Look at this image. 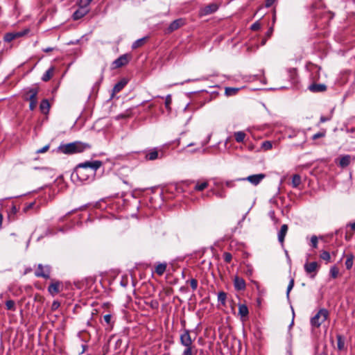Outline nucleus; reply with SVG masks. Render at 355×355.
<instances>
[{
	"instance_id": "f257e3e1",
	"label": "nucleus",
	"mask_w": 355,
	"mask_h": 355,
	"mask_svg": "<svg viewBox=\"0 0 355 355\" xmlns=\"http://www.w3.org/2000/svg\"><path fill=\"white\" fill-rule=\"evenodd\" d=\"M102 166L100 160L87 161L79 164L74 170L78 178L80 181H86L92 179L96 171Z\"/></svg>"
},
{
	"instance_id": "f03ea898",
	"label": "nucleus",
	"mask_w": 355,
	"mask_h": 355,
	"mask_svg": "<svg viewBox=\"0 0 355 355\" xmlns=\"http://www.w3.org/2000/svg\"><path fill=\"white\" fill-rule=\"evenodd\" d=\"M180 344L184 347L182 355H195L196 350L188 329H184L180 336Z\"/></svg>"
},
{
	"instance_id": "7ed1b4c3",
	"label": "nucleus",
	"mask_w": 355,
	"mask_h": 355,
	"mask_svg": "<svg viewBox=\"0 0 355 355\" xmlns=\"http://www.w3.org/2000/svg\"><path fill=\"white\" fill-rule=\"evenodd\" d=\"M86 146H87V145L81 142H72L60 145L58 149L62 153L69 155L83 152Z\"/></svg>"
},
{
	"instance_id": "20e7f679",
	"label": "nucleus",
	"mask_w": 355,
	"mask_h": 355,
	"mask_svg": "<svg viewBox=\"0 0 355 355\" xmlns=\"http://www.w3.org/2000/svg\"><path fill=\"white\" fill-rule=\"evenodd\" d=\"M329 312L326 309H320L317 313L310 320V324L313 329L319 328L321 324L329 318Z\"/></svg>"
},
{
	"instance_id": "39448f33",
	"label": "nucleus",
	"mask_w": 355,
	"mask_h": 355,
	"mask_svg": "<svg viewBox=\"0 0 355 355\" xmlns=\"http://www.w3.org/2000/svg\"><path fill=\"white\" fill-rule=\"evenodd\" d=\"M39 92L37 87H28L24 89V98L29 102H37V95Z\"/></svg>"
},
{
	"instance_id": "423d86ee",
	"label": "nucleus",
	"mask_w": 355,
	"mask_h": 355,
	"mask_svg": "<svg viewBox=\"0 0 355 355\" xmlns=\"http://www.w3.org/2000/svg\"><path fill=\"white\" fill-rule=\"evenodd\" d=\"M51 267L49 265L43 266L40 263L35 272V275L37 277H43L44 279L50 278Z\"/></svg>"
},
{
	"instance_id": "0eeeda50",
	"label": "nucleus",
	"mask_w": 355,
	"mask_h": 355,
	"mask_svg": "<svg viewBox=\"0 0 355 355\" xmlns=\"http://www.w3.org/2000/svg\"><path fill=\"white\" fill-rule=\"evenodd\" d=\"M28 33V30H25L24 31L19 32H10L5 34L3 37V40L6 42H10L16 38L24 36L25 34Z\"/></svg>"
},
{
	"instance_id": "6e6552de",
	"label": "nucleus",
	"mask_w": 355,
	"mask_h": 355,
	"mask_svg": "<svg viewBox=\"0 0 355 355\" xmlns=\"http://www.w3.org/2000/svg\"><path fill=\"white\" fill-rule=\"evenodd\" d=\"M129 62V55L123 54L116 59L113 62V68H119L127 64Z\"/></svg>"
},
{
	"instance_id": "1a4fd4ad",
	"label": "nucleus",
	"mask_w": 355,
	"mask_h": 355,
	"mask_svg": "<svg viewBox=\"0 0 355 355\" xmlns=\"http://www.w3.org/2000/svg\"><path fill=\"white\" fill-rule=\"evenodd\" d=\"M185 24V19L183 18H179L173 21L168 27V32L172 33L179 28L183 26Z\"/></svg>"
},
{
	"instance_id": "9d476101",
	"label": "nucleus",
	"mask_w": 355,
	"mask_h": 355,
	"mask_svg": "<svg viewBox=\"0 0 355 355\" xmlns=\"http://www.w3.org/2000/svg\"><path fill=\"white\" fill-rule=\"evenodd\" d=\"M265 177H266L265 174L259 173V174L250 175V176L247 177L246 178H243L241 180H248L253 185H257L261 182V181Z\"/></svg>"
},
{
	"instance_id": "9b49d317",
	"label": "nucleus",
	"mask_w": 355,
	"mask_h": 355,
	"mask_svg": "<svg viewBox=\"0 0 355 355\" xmlns=\"http://www.w3.org/2000/svg\"><path fill=\"white\" fill-rule=\"evenodd\" d=\"M218 6L216 3H211L205 6L201 10L202 15H208L217 11Z\"/></svg>"
},
{
	"instance_id": "f8f14e48",
	"label": "nucleus",
	"mask_w": 355,
	"mask_h": 355,
	"mask_svg": "<svg viewBox=\"0 0 355 355\" xmlns=\"http://www.w3.org/2000/svg\"><path fill=\"white\" fill-rule=\"evenodd\" d=\"M234 286L236 291H243L246 286L245 282L243 278L236 276L234 278Z\"/></svg>"
},
{
	"instance_id": "ddd939ff",
	"label": "nucleus",
	"mask_w": 355,
	"mask_h": 355,
	"mask_svg": "<svg viewBox=\"0 0 355 355\" xmlns=\"http://www.w3.org/2000/svg\"><path fill=\"white\" fill-rule=\"evenodd\" d=\"M304 268L306 273L310 274L314 272L315 274L318 269V264L315 261L306 263Z\"/></svg>"
},
{
	"instance_id": "4468645a",
	"label": "nucleus",
	"mask_w": 355,
	"mask_h": 355,
	"mask_svg": "<svg viewBox=\"0 0 355 355\" xmlns=\"http://www.w3.org/2000/svg\"><path fill=\"white\" fill-rule=\"evenodd\" d=\"M89 8L79 7V8L73 12L72 17L74 20H78L85 16L89 12Z\"/></svg>"
},
{
	"instance_id": "2eb2a0df",
	"label": "nucleus",
	"mask_w": 355,
	"mask_h": 355,
	"mask_svg": "<svg viewBox=\"0 0 355 355\" xmlns=\"http://www.w3.org/2000/svg\"><path fill=\"white\" fill-rule=\"evenodd\" d=\"M309 89L314 93L316 92H322L326 91L327 86L324 84H318V83H313L309 85Z\"/></svg>"
},
{
	"instance_id": "dca6fc26",
	"label": "nucleus",
	"mask_w": 355,
	"mask_h": 355,
	"mask_svg": "<svg viewBox=\"0 0 355 355\" xmlns=\"http://www.w3.org/2000/svg\"><path fill=\"white\" fill-rule=\"evenodd\" d=\"M288 227V225L286 224H284L281 226L280 230L278 232V241L279 242L283 245L284 242L285 236L287 234Z\"/></svg>"
},
{
	"instance_id": "f3484780",
	"label": "nucleus",
	"mask_w": 355,
	"mask_h": 355,
	"mask_svg": "<svg viewBox=\"0 0 355 355\" xmlns=\"http://www.w3.org/2000/svg\"><path fill=\"white\" fill-rule=\"evenodd\" d=\"M352 157L349 155H345L340 158L338 165L341 168H345L348 166L351 162Z\"/></svg>"
},
{
	"instance_id": "a211bd4d",
	"label": "nucleus",
	"mask_w": 355,
	"mask_h": 355,
	"mask_svg": "<svg viewBox=\"0 0 355 355\" xmlns=\"http://www.w3.org/2000/svg\"><path fill=\"white\" fill-rule=\"evenodd\" d=\"M157 158H159V153L157 148H153L146 154V159L148 160L153 161Z\"/></svg>"
},
{
	"instance_id": "6ab92c4d",
	"label": "nucleus",
	"mask_w": 355,
	"mask_h": 355,
	"mask_svg": "<svg viewBox=\"0 0 355 355\" xmlns=\"http://www.w3.org/2000/svg\"><path fill=\"white\" fill-rule=\"evenodd\" d=\"M127 84L125 80L118 82L112 89V95L119 93Z\"/></svg>"
},
{
	"instance_id": "aec40b11",
	"label": "nucleus",
	"mask_w": 355,
	"mask_h": 355,
	"mask_svg": "<svg viewBox=\"0 0 355 355\" xmlns=\"http://www.w3.org/2000/svg\"><path fill=\"white\" fill-rule=\"evenodd\" d=\"M295 136H299L301 138V144H304L306 142V132L304 130H298V131H297L296 132H294L292 135H289L288 137L289 138H293Z\"/></svg>"
},
{
	"instance_id": "412c9836",
	"label": "nucleus",
	"mask_w": 355,
	"mask_h": 355,
	"mask_svg": "<svg viewBox=\"0 0 355 355\" xmlns=\"http://www.w3.org/2000/svg\"><path fill=\"white\" fill-rule=\"evenodd\" d=\"M60 282H55L51 284L48 288V291L51 294H55L59 293Z\"/></svg>"
},
{
	"instance_id": "4be33fe9",
	"label": "nucleus",
	"mask_w": 355,
	"mask_h": 355,
	"mask_svg": "<svg viewBox=\"0 0 355 355\" xmlns=\"http://www.w3.org/2000/svg\"><path fill=\"white\" fill-rule=\"evenodd\" d=\"M54 67H51L42 76V80L44 82L49 80L53 75Z\"/></svg>"
},
{
	"instance_id": "5701e85b",
	"label": "nucleus",
	"mask_w": 355,
	"mask_h": 355,
	"mask_svg": "<svg viewBox=\"0 0 355 355\" xmlns=\"http://www.w3.org/2000/svg\"><path fill=\"white\" fill-rule=\"evenodd\" d=\"M239 313L242 318H245L248 315V308L245 304L239 305Z\"/></svg>"
},
{
	"instance_id": "b1692460",
	"label": "nucleus",
	"mask_w": 355,
	"mask_h": 355,
	"mask_svg": "<svg viewBox=\"0 0 355 355\" xmlns=\"http://www.w3.org/2000/svg\"><path fill=\"white\" fill-rule=\"evenodd\" d=\"M49 107H50V105H49L48 100L44 99L41 101L40 105V109L42 111V112H43V113L48 112Z\"/></svg>"
},
{
	"instance_id": "393cba45",
	"label": "nucleus",
	"mask_w": 355,
	"mask_h": 355,
	"mask_svg": "<svg viewBox=\"0 0 355 355\" xmlns=\"http://www.w3.org/2000/svg\"><path fill=\"white\" fill-rule=\"evenodd\" d=\"M354 263V255L352 254H349L347 255V259L345 261V267L347 270H350Z\"/></svg>"
},
{
	"instance_id": "a878e982",
	"label": "nucleus",
	"mask_w": 355,
	"mask_h": 355,
	"mask_svg": "<svg viewBox=\"0 0 355 355\" xmlns=\"http://www.w3.org/2000/svg\"><path fill=\"white\" fill-rule=\"evenodd\" d=\"M246 134L243 131H238L234 132L235 140L238 143L243 142L245 138Z\"/></svg>"
},
{
	"instance_id": "bb28decb",
	"label": "nucleus",
	"mask_w": 355,
	"mask_h": 355,
	"mask_svg": "<svg viewBox=\"0 0 355 355\" xmlns=\"http://www.w3.org/2000/svg\"><path fill=\"white\" fill-rule=\"evenodd\" d=\"M166 263H159L156 267H155V272L161 276L162 275L164 272L166 271Z\"/></svg>"
},
{
	"instance_id": "cd10ccee",
	"label": "nucleus",
	"mask_w": 355,
	"mask_h": 355,
	"mask_svg": "<svg viewBox=\"0 0 355 355\" xmlns=\"http://www.w3.org/2000/svg\"><path fill=\"white\" fill-rule=\"evenodd\" d=\"M208 187V182L207 181H204L202 182H198L194 187L196 191H201L205 189Z\"/></svg>"
},
{
	"instance_id": "c85d7f7f",
	"label": "nucleus",
	"mask_w": 355,
	"mask_h": 355,
	"mask_svg": "<svg viewBox=\"0 0 355 355\" xmlns=\"http://www.w3.org/2000/svg\"><path fill=\"white\" fill-rule=\"evenodd\" d=\"M301 184V177L298 174H295L292 178V186L297 188Z\"/></svg>"
},
{
	"instance_id": "c756f323",
	"label": "nucleus",
	"mask_w": 355,
	"mask_h": 355,
	"mask_svg": "<svg viewBox=\"0 0 355 355\" xmlns=\"http://www.w3.org/2000/svg\"><path fill=\"white\" fill-rule=\"evenodd\" d=\"M146 39H147V37H144L140 38L139 40H137L136 41H135L133 42L132 45V48L133 49H137V48L141 46L145 43Z\"/></svg>"
},
{
	"instance_id": "7c9ffc66",
	"label": "nucleus",
	"mask_w": 355,
	"mask_h": 355,
	"mask_svg": "<svg viewBox=\"0 0 355 355\" xmlns=\"http://www.w3.org/2000/svg\"><path fill=\"white\" fill-rule=\"evenodd\" d=\"M227 294L224 291L218 293V301L223 305L225 304Z\"/></svg>"
},
{
	"instance_id": "2f4dec72",
	"label": "nucleus",
	"mask_w": 355,
	"mask_h": 355,
	"mask_svg": "<svg viewBox=\"0 0 355 355\" xmlns=\"http://www.w3.org/2000/svg\"><path fill=\"white\" fill-rule=\"evenodd\" d=\"M239 89L236 87H226L225 93L227 96H233L237 93Z\"/></svg>"
},
{
	"instance_id": "473e14b6",
	"label": "nucleus",
	"mask_w": 355,
	"mask_h": 355,
	"mask_svg": "<svg viewBox=\"0 0 355 355\" xmlns=\"http://www.w3.org/2000/svg\"><path fill=\"white\" fill-rule=\"evenodd\" d=\"M6 309L8 310H12V311L15 310V302L12 300H7L6 302Z\"/></svg>"
},
{
	"instance_id": "72a5a7b5",
	"label": "nucleus",
	"mask_w": 355,
	"mask_h": 355,
	"mask_svg": "<svg viewBox=\"0 0 355 355\" xmlns=\"http://www.w3.org/2000/svg\"><path fill=\"white\" fill-rule=\"evenodd\" d=\"M91 1L89 0H78V3L79 7L83 8H88Z\"/></svg>"
},
{
	"instance_id": "f704fd0d",
	"label": "nucleus",
	"mask_w": 355,
	"mask_h": 355,
	"mask_svg": "<svg viewBox=\"0 0 355 355\" xmlns=\"http://www.w3.org/2000/svg\"><path fill=\"white\" fill-rule=\"evenodd\" d=\"M261 148L265 150H270L272 148V142L270 141H265L261 144Z\"/></svg>"
},
{
	"instance_id": "c9c22d12",
	"label": "nucleus",
	"mask_w": 355,
	"mask_h": 355,
	"mask_svg": "<svg viewBox=\"0 0 355 355\" xmlns=\"http://www.w3.org/2000/svg\"><path fill=\"white\" fill-rule=\"evenodd\" d=\"M112 316L111 314H106L103 316L105 322L109 326H112V324H113V322L112 321Z\"/></svg>"
},
{
	"instance_id": "e433bc0d",
	"label": "nucleus",
	"mask_w": 355,
	"mask_h": 355,
	"mask_svg": "<svg viewBox=\"0 0 355 355\" xmlns=\"http://www.w3.org/2000/svg\"><path fill=\"white\" fill-rule=\"evenodd\" d=\"M337 346L339 350H342L344 348L345 343L340 336L337 337Z\"/></svg>"
},
{
	"instance_id": "4c0bfd02",
	"label": "nucleus",
	"mask_w": 355,
	"mask_h": 355,
	"mask_svg": "<svg viewBox=\"0 0 355 355\" xmlns=\"http://www.w3.org/2000/svg\"><path fill=\"white\" fill-rule=\"evenodd\" d=\"M35 202H30L28 204H27L23 209V212L24 213H26L28 212L30 209H34L35 208Z\"/></svg>"
},
{
	"instance_id": "58836bf2",
	"label": "nucleus",
	"mask_w": 355,
	"mask_h": 355,
	"mask_svg": "<svg viewBox=\"0 0 355 355\" xmlns=\"http://www.w3.org/2000/svg\"><path fill=\"white\" fill-rule=\"evenodd\" d=\"M320 258L324 261H329L331 259L330 254L327 251H323L320 254Z\"/></svg>"
},
{
	"instance_id": "ea45409f",
	"label": "nucleus",
	"mask_w": 355,
	"mask_h": 355,
	"mask_svg": "<svg viewBox=\"0 0 355 355\" xmlns=\"http://www.w3.org/2000/svg\"><path fill=\"white\" fill-rule=\"evenodd\" d=\"M172 102L171 96L170 94L167 95L165 98V107L168 110H171V104Z\"/></svg>"
},
{
	"instance_id": "a19ab883",
	"label": "nucleus",
	"mask_w": 355,
	"mask_h": 355,
	"mask_svg": "<svg viewBox=\"0 0 355 355\" xmlns=\"http://www.w3.org/2000/svg\"><path fill=\"white\" fill-rule=\"evenodd\" d=\"M333 112H334V110H332L331 111V114L328 116H321L320 118V123H324V122H327L328 121H330L331 119V118H332Z\"/></svg>"
},
{
	"instance_id": "79ce46f5",
	"label": "nucleus",
	"mask_w": 355,
	"mask_h": 355,
	"mask_svg": "<svg viewBox=\"0 0 355 355\" xmlns=\"http://www.w3.org/2000/svg\"><path fill=\"white\" fill-rule=\"evenodd\" d=\"M318 237L315 235L312 236L311 238V245L313 248H316L318 247Z\"/></svg>"
},
{
	"instance_id": "37998d69",
	"label": "nucleus",
	"mask_w": 355,
	"mask_h": 355,
	"mask_svg": "<svg viewBox=\"0 0 355 355\" xmlns=\"http://www.w3.org/2000/svg\"><path fill=\"white\" fill-rule=\"evenodd\" d=\"M293 286H294V279H291L288 285L287 291H286V295L288 297H289V293H290L291 291L293 289Z\"/></svg>"
},
{
	"instance_id": "c03bdc74",
	"label": "nucleus",
	"mask_w": 355,
	"mask_h": 355,
	"mask_svg": "<svg viewBox=\"0 0 355 355\" xmlns=\"http://www.w3.org/2000/svg\"><path fill=\"white\" fill-rule=\"evenodd\" d=\"M330 273H331V277L333 278L337 277V276L338 275V268L336 266H334V267L331 268Z\"/></svg>"
},
{
	"instance_id": "a18cd8bd",
	"label": "nucleus",
	"mask_w": 355,
	"mask_h": 355,
	"mask_svg": "<svg viewBox=\"0 0 355 355\" xmlns=\"http://www.w3.org/2000/svg\"><path fill=\"white\" fill-rule=\"evenodd\" d=\"M130 112L127 111L126 113L118 114L117 116H116L115 118L116 120H119L121 119L128 118V117H130Z\"/></svg>"
},
{
	"instance_id": "49530a36",
	"label": "nucleus",
	"mask_w": 355,
	"mask_h": 355,
	"mask_svg": "<svg viewBox=\"0 0 355 355\" xmlns=\"http://www.w3.org/2000/svg\"><path fill=\"white\" fill-rule=\"evenodd\" d=\"M224 261L227 263H230L232 261V256L230 252H225L223 254Z\"/></svg>"
},
{
	"instance_id": "de8ad7c7",
	"label": "nucleus",
	"mask_w": 355,
	"mask_h": 355,
	"mask_svg": "<svg viewBox=\"0 0 355 355\" xmlns=\"http://www.w3.org/2000/svg\"><path fill=\"white\" fill-rule=\"evenodd\" d=\"M189 282L192 290L196 291L198 287V281L196 279H191Z\"/></svg>"
},
{
	"instance_id": "09e8293b",
	"label": "nucleus",
	"mask_w": 355,
	"mask_h": 355,
	"mask_svg": "<svg viewBox=\"0 0 355 355\" xmlns=\"http://www.w3.org/2000/svg\"><path fill=\"white\" fill-rule=\"evenodd\" d=\"M325 136V132H319L318 133H315L313 135L312 139L313 140H316L319 138L324 137Z\"/></svg>"
},
{
	"instance_id": "8fccbe9b",
	"label": "nucleus",
	"mask_w": 355,
	"mask_h": 355,
	"mask_svg": "<svg viewBox=\"0 0 355 355\" xmlns=\"http://www.w3.org/2000/svg\"><path fill=\"white\" fill-rule=\"evenodd\" d=\"M261 28V24L259 21H256L251 26V30L252 31H257Z\"/></svg>"
},
{
	"instance_id": "3c124183",
	"label": "nucleus",
	"mask_w": 355,
	"mask_h": 355,
	"mask_svg": "<svg viewBox=\"0 0 355 355\" xmlns=\"http://www.w3.org/2000/svg\"><path fill=\"white\" fill-rule=\"evenodd\" d=\"M49 149V145H46L44 147L37 150V153H44Z\"/></svg>"
},
{
	"instance_id": "603ef678",
	"label": "nucleus",
	"mask_w": 355,
	"mask_h": 355,
	"mask_svg": "<svg viewBox=\"0 0 355 355\" xmlns=\"http://www.w3.org/2000/svg\"><path fill=\"white\" fill-rule=\"evenodd\" d=\"M18 211H19V209L17 208L16 205H12L11 207L10 213L9 216L11 217L12 214H13V215L16 214L18 212Z\"/></svg>"
},
{
	"instance_id": "864d4df0",
	"label": "nucleus",
	"mask_w": 355,
	"mask_h": 355,
	"mask_svg": "<svg viewBox=\"0 0 355 355\" xmlns=\"http://www.w3.org/2000/svg\"><path fill=\"white\" fill-rule=\"evenodd\" d=\"M288 73L291 77V78H294V77L296 76V73H297V71H296V69H290L288 70Z\"/></svg>"
},
{
	"instance_id": "5fc2aeb1",
	"label": "nucleus",
	"mask_w": 355,
	"mask_h": 355,
	"mask_svg": "<svg viewBox=\"0 0 355 355\" xmlns=\"http://www.w3.org/2000/svg\"><path fill=\"white\" fill-rule=\"evenodd\" d=\"M55 234V232L52 229L48 228L45 232L44 236H50L53 235Z\"/></svg>"
},
{
	"instance_id": "6e6d98bb",
	"label": "nucleus",
	"mask_w": 355,
	"mask_h": 355,
	"mask_svg": "<svg viewBox=\"0 0 355 355\" xmlns=\"http://www.w3.org/2000/svg\"><path fill=\"white\" fill-rule=\"evenodd\" d=\"M277 0H266V7H270Z\"/></svg>"
},
{
	"instance_id": "4d7b16f0",
	"label": "nucleus",
	"mask_w": 355,
	"mask_h": 355,
	"mask_svg": "<svg viewBox=\"0 0 355 355\" xmlns=\"http://www.w3.org/2000/svg\"><path fill=\"white\" fill-rule=\"evenodd\" d=\"M60 306V303L57 301H54L51 305L52 310H55Z\"/></svg>"
},
{
	"instance_id": "13d9d810",
	"label": "nucleus",
	"mask_w": 355,
	"mask_h": 355,
	"mask_svg": "<svg viewBox=\"0 0 355 355\" xmlns=\"http://www.w3.org/2000/svg\"><path fill=\"white\" fill-rule=\"evenodd\" d=\"M272 32H273V28L272 27H270L266 32V37L267 38H269L272 34Z\"/></svg>"
},
{
	"instance_id": "bf43d9fd",
	"label": "nucleus",
	"mask_w": 355,
	"mask_h": 355,
	"mask_svg": "<svg viewBox=\"0 0 355 355\" xmlns=\"http://www.w3.org/2000/svg\"><path fill=\"white\" fill-rule=\"evenodd\" d=\"M37 102H30V103H29V109L31 110H34L35 108L37 106Z\"/></svg>"
},
{
	"instance_id": "052dcab7",
	"label": "nucleus",
	"mask_w": 355,
	"mask_h": 355,
	"mask_svg": "<svg viewBox=\"0 0 355 355\" xmlns=\"http://www.w3.org/2000/svg\"><path fill=\"white\" fill-rule=\"evenodd\" d=\"M216 196L220 198H223L225 197V192H223V191L216 193Z\"/></svg>"
},
{
	"instance_id": "680f3d73",
	"label": "nucleus",
	"mask_w": 355,
	"mask_h": 355,
	"mask_svg": "<svg viewBox=\"0 0 355 355\" xmlns=\"http://www.w3.org/2000/svg\"><path fill=\"white\" fill-rule=\"evenodd\" d=\"M268 214L272 220L275 219V211L273 210L270 211Z\"/></svg>"
},
{
	"instance_id": "e2e57ef3",
	"label": "nucleus",
	"mask_w": 355,
	"mask_h": 355,
	"mask_svg": "<svg viewBox=\"0 0 355 355\" xmlns=\"http://www.w3.org/2000/svg\"><path fill=\"white\" fill-rule=\"evenodd\" d=\"M53 50V48H51V47H47V48H45V49H43V51L44 52H46V53H48V52H51Z\"/></svg>"
},
{
	"instance_id": "0e129e2a",
	"label": "nucleus",
	"mask_w": 355,
	"mask_h": 355,
	"mask_svg": "<svg viewBox=\"0 0 355 355\" xmlns=\"http://www.w3.org/2000/svg\"><path fill=\"white\" fill-rule=\"evenodd\" d=\"M348 225H349L352 230H355V222L352 223H349Z\"/></svg>"
},
{
	"instance_id": "69168bd1",
	"label": "nucleus",
	"mask_w": 355,
	"mask_h": 355,
	"mask_svg": "<svg viewBox=\"0 0 355 355\" xmlns=\"http://www.w3.org/2000/svg\"><path fill=\"white\" fill-rule=\"evenodd\" d=\"M3 216L0 214V229L2 227Z\"/></svg>"
},
{
	"instance_id": "338daca9",
	"label": "nucleus",
	"mask_w": 355,
	"mask_h": 355,
	"mask_svg": "<svg viewBox=\"0 0 355 355\" xmlns=\"http://www.w3.org/2000/svg\"><path fill=\"white\" fill-rule=\"evenodd\" d=\"M267 39H268V38H267V37H266V38H264V39H263V40H262V41H261V45H264V44H266V41H267Z\"/></svg>"
},
{
	"instance_id": "774afa93",
	"label": "nucleus",
	"mask_w": 355,
	"mask_h": 355,
	"mask_svg": "<svg viewBox=\"0 0 355 355\" xmlns=\"http://www.w3.org/2000/svg\"><path fill=\"white\" fill-rule=\"evenodd\" d=\"M318 355H327V354L325 352H322V353H320Z\"/></svg>"
}]
</instances>
